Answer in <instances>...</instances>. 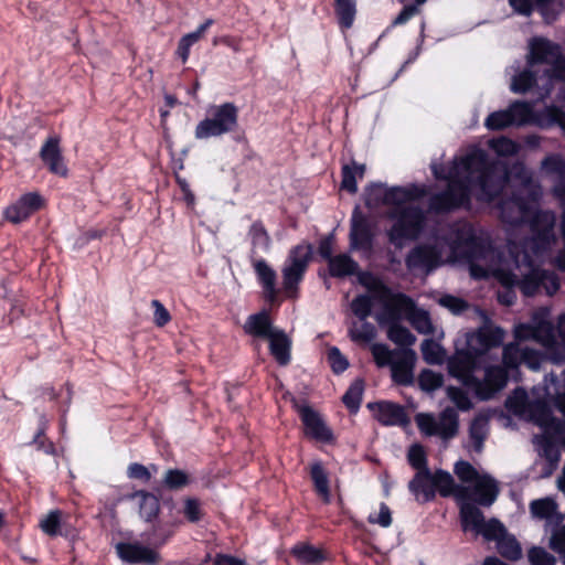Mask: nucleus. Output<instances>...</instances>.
I'll use <instances>...</instances> for the list:
<instances>
[{
  "mask_svg": "<svg viewBox=\"0 0 565 565\" xmlns=\"http://www.w3.org/2000/svg\"><path fill=\"white\" fill-rule=\"evenodd\" d=\"M408 490L422 504L434 501L437 493L443 498L468 497V489L457 484L450 472L444 469H436L434 472L431 470L415 472L408 482Z\"/></svg>",
  "mask_w": 565,
  "mask_h": 565,
  "instance_id": "1",
  "label": "nucleus"
},
{
  "mask_svg": "<svg viewBox=\"0 0 565 565\" xmlns=\"http://www.w3.org/2000/svg\"><path fill=\"white\" fill-rule=\"evenodd\" d=\"M462 166L468 172L477 171L476 180L471 179V185L479 188L478 200L491 203L501 193L503 178L499 175V166L495 161H490L486 151L479 149L467 154L462 159Z\"/></svg>",
  "mask_w": 565,
  "mask_h": 565,
  "instance_id": "2",
  "label": "nucleus"
},
{
  "mask_svg": "<svg viewBox=\"0 0 565 565\" xmlns=\"http://www.w3.org/2000/svg\"><path fill=\"white\" fill-rule=\"evenodd\" d=\"M387 217L393 221L387 231V238L396 248H402L407 241L417 239L426 223V214L417 205L391 209Z\"/></svg>",
  "mask_w": 565,
  "mask_h": 565,
  "instance_id": "3",
  "label": "nucleus"
},
{
  "mask_svg": "<svg viewBox=\"0 0 565 565\" xmlns=\"http://www.w3.org/2000/svg\"><path fill=\"white\" fill-rule=\"evenodd\" d=\"M434 174L438 180H446L447 177L439 173L436 169ZM471 202V177L448 178L447 188L440 192L434 193L428 200V209L435 214H447L463 206H469Z\"/></svg>",
  "mask_w": 565,
  "mask_h": 565,
  "instance_id": "4",
  "label": "nucleus"
},
{
  "mask_svg": "<svg viewBox=\"0 0 565 565\" xmlns=\"http://www.w3.org/2000/svg\"><path fill=\"white\" fill-rule=\"evenodd\" d=\"M209 116L199 121L194 136L199 140L221 137L235 131L238 128V107L226 102L220 105H212L209 108Z\"/></svg>",
  "mask_w": 565,
  "mask_h": 565,
  "instance_id": "5",
  "label": "nucleus"
},
{
  "mask_svg": "<svg viewBox=\"0 0 565 565\" xmlns=\"http://www.w3.org/2000/svg\"><path fill=\"white\" fill-rule=\"evenodd\" d=\"M460 525L463 532L473 531L477 535H482L486 541H498L502 537L507 529L495 518L486 521L482 511L472 503H460Z\"/></svg>",
  "mask_w": 565,
  "mask_h": 565,
  "instance_id": "6",
  "label": "nucleus"
},
{
  "mask_svg": "<svg viewBox=\"0 0 565 565\" xmlns=\"http://www.w3.org/2000/svg\"><path fill=\"white\" fill-rule=\"evenodd\" d=\"M482 358L483 356L475 350L473 347L469 348L466 343L465 349L457 350L449 359V374L460 381L465 387L470 390L472 384H479V379L473 373L476 370L480 369Z\"/></svg>",
  "mask_w": 565,
  "mask_h": 565,
  "instance_id": "7",
  "label": "nucleus"
},
{
  "mask_svg": "<svg viewBox=\"0 0 565 565\" xmlns=\"http://www.w3.org/2000/svg\"><path fill=\"white\" fill-rule=\"evenodd\" d=\"M374 239L375 232L370 218L360 210L359 206H355L350 221V249L358 252H371L374 245Z\"/></svg>",
  "mask_w": 565,
  "mask_h": 565,
  "instance_id": "8",
  "label": "nucleus"
},
{
  "mask_svg": "<svg viewBox=\"0 0 565 565\" xmlns=\"http://www.w3.org/2000/svg\"><path fill=\"white\" fill-rule=\"evenodd\" d=\"M406 268L430 274L441 265V250L434 244H418L405 257Z\"/></svg>",
  "mask_w": 565,
  "mask_h": 565,
  "instance_id": "9",
  "label": "nucleus"
},
{
  "mask_svg": "<svg viewBox=\"0 0 565 565\" xmlns=\"http://www.w3.org/2000/svg\"><path fill=\"white\" fill-rule=\"evenodd\" d=\"M297 412L305 427L307 437L328 445L335 443L332 429L326 424L321 415L309 405L297 406Z\"/></svg>",
  "mask_w": 565,
  "mask_h": 565,
  "instance_id": "10",
  "label": "nucleus"
},
{
  "mask_svg": "<svg viewBox=\"0 0 565 565\" xmlns=\"http://www.w3.org/2000/svg\"><path fill=\"white\" fill-rule=\"evenodd\" d=\"M44 206L45 200L40 193L28 192L3 210V218L12 224H20Z\"/></svg>",
  "mask_w": 565,
  "mask_h": 565,
  "instance_id": "11",
  "label": "nucleus"
},
{
  "mask_svg": "<svg viewBox=\"0 0 565 565\" xmlns=\"http://www.w3.org/2000/svg\"><path fill=\"white\" fill-rule=\"evenodd\" d=\"M508 381L509 372L503 366L489 365L484 369L483 380L479 379V384H472L470 390L480 401H489L507 386Z\"/></svg>",
  "mask_w": 565,
  "mask_h": 565,
  "instance_id": "12",
  "label": "nucleus"
},
{
  "mask_svg": "<svg viewBox=\"0 0 565 565\" xmlns=\"http://www.w3.org/2000/svg\"><path fill=\"white\" fill-rule=\"evenodd\" d=\"M533 245L537 249L547 248L554 241L555 215L547 210H537L529 221Z\"/></svg>",
  "mask_w": 565,
  "mask_h": 565,
  "instance_id": "13",
  "label": "nucleus"
},
{
  "mask_svg": "<svg viewBox=\"0 0 565 565\" xmlns=\"http://www.w3.org/2000/svg\"><path fill=\"white\" fill-rule=\"evenodd\" d=\"M367 408L374 413V418L382 426H399L409 425L411 419L404 406L391 401L371 402Z\"/></svg>",
  "mask_w": 565,
  "mask_h": 565,
  "instance_id": "14",
  "label": "nucleus"
},
{
  "mask_svg": "<svg viewBox=\"0 0 565 565\" xmlns=\"http://www.w3.org/2000/svg\"><path fill=\"white\" fill-rule=\"evenodd\" d=\"M118 556L129 564L158 565L160 554L140 543L120 542L116 546Z\"/></svg>",
  "mask_w": 565,
  "mask_h": 565,
  "instance_id": "15",
  "label": "nucleus"
},
{
  "mask_svg": "<svg viewBox=\"0 0 565 565\" xmlns=\"http://www.w3.org/2000/svg\"><path fill=\"white\" fill-rule=\"evenodd\" d=\"M504 331L500 327L483 326L476 332L468 334L467 344L475 348L482 356L492 349L502 344Z\"/></svg>",
  "mask_w": 565,
  "mask_h": 565,
  "instance_id": "16",
  "label": "nucleus"
},
{
  "mask_svg": "<svg viewBox=\"0 0 565 565\" xmlns=\"http://www.w3.org/2000/svg\"><path fill=\"white\" fill-rule=\"evenodd\" d=\"M40 158L51 173L67 177L68 169L64 163L58 137L54 136L46 139L41 147Z\"/></svg>",
  "mask_w": 565,
  "mask_h": 565,
  "instance_id": "17",
  "label": "nucleus"
},
{
  "mask_svg": "<svg viewBox=\"0 0 565 565\" xmlns=\"http://www.w3.org/2000/svg\"><path fill=\"white\" fill-rule=\"evenodd\" d=\"M416 353L412 349H399V356L391 366L392 380L397 385L409 386L414 382Z\"/></svg>",
  "mask_w": 565,
  "mask_h": 565,
  "instance_id": "18",
  "label": "nucleus"
},
{
  "mask_svg": "<svg viewBox=\"0 0 565 565\" xmlns=\"http://www.w3.org/2000/svg\"><path fill=\"white\" fill-rule=\"evenodd\" d=\"M426 194V188L423 185L411 184L408 186H391L386 190L384 205H391L392 209H397L398 206H405L404 203L419 200Z\"/></svg>",
  "mask_w": 565,
  "mask_h": 565,
  "instance_id": "19",
  "label": "nucleus"
},
{
  "mask_svg": "<svg viewBox=\"0 0 565 565\" xmlns=\"http://www.w3.org/2000/svg\"><path fill=\"white\" fill-rule=\"evenodd\" d=\"M498 494L499 487L497 481L492 477L484 475L476 481L472 493L468 491V497L465 500L471 499L482 507H490L495 501ZM458 500L463 501V499Z\"/></svg>",
  "mask_w": 565,
  "mask_h": 565,
  "instance_id": "20",
  "label": "nucleus"
},
{
  "mask_svg": "<svg viewBox=\"0 0 565 565\" xmlns=\"http://www.w3.org/2000/svg\"><path fill=\"white\" fill-rule=\"evenodd\" d=\"M269 353L280 366L291 362L292 341L284 330L277 329L268 339Z\"/></svg>",
  "mask_w": 565,
  "mask_h": 565,
  "instance_id": "21",
  "label": "nucleus"
},
{
  "mask_svg": "<svg viewBox=\"0 0 565 565\" xmlns=\"http://www.w3.org/2000/svg\"><path fill=\"white\" fill-rule=\"evenodd\" d=\"M243 329L246 334L259 339H268L277 330L265 309L248 316Z\"/></svg>",
  "mask_w": 565,
  "mask_h": 565,
  "instance_id": "22",
  "label": "nucleus"
},
{
  "mask_svg": "<svg viewBox=\"0 0 565 565\" xmlns=\"http://www.w3.org/2000/svg\"><path fill=\"white\" fill-rule=\"evenodd\" d=\"M254 270L256 273L258 282L264 290L265 300L274 303L278 298V290L276 288V271L267 264L265 259H258L254 263Z\"/></svg>",
  "mask_w": 565,
  "mask_h": 565,
  "instance_id": "23",
  "label": "nucleus"
},
{
  "mask_svg": "<svg viewBox=\"0 0 565 565\" xmlns=\"http://www.w3.org/2000/svg\"><path fill=\"white\" fill-rule=\"evenodd\" d=\"M561 51L559 45L547 39H534L530 44L529 65L548 64Z\"/></svg>",
  "mask_w": 565,
  "mask_h": 565,
  "instance_id": "24",
  "label": "nucleus"
},
{
  "mask_svg": "<svg viewBox=\"0 0 565 565\" xmlns=\"http://www.w3.org/2000/svg\"><path fill=\"white\" fill-rule=\"evenodd\" d=\"M396 300L401 307L413 308V312L409 316V321L414 329L422 334H429L434 331V326L429 313L424 309L415 308V303L411 297L405 294H398Z\"/></svg>",
  "mask_w": 565,
  "mask_h": 565,
  "instance_id": "25",
  "label": "nucleus"
},
{
  "mask_svg": "<svg viewBox=\"0 0 565 565\" xmlns=\"http://www.w3.org/2000/svg\"><path fill=\"white\" fill-rule=\"evenodd\" d=\"M290 554L300 565H321L328 561V553L320 547H316L307 542L295 544Z\"/></svg>",
  "mask_w": 565,
  "mask_h": 565,
  "instance_id": "26",
  "label": "nucleus"
},
{
  "mask_svg": "<svg viewBox=\"0 0 565 565\" xmlns=\"http://www.w3.org/2000/svg\"><path fill=\"white\" fill-rule=\"evenodd\" d=\"M365 171L366 166L353 159L350 163L343 164L341 168L340 189L350 194H355L358 192V179H363Z\"/></svg>",
  "mask_w": 565,
  "mask_h": 565,
  "instance_id": "27",
  "label": "nucleus"
},
{
  "mask_svg": "<svg viewBox=\"0 0 565 565\" xmlns=\"http://www.w3.org/2000/svg\"><path fill=\"white\" fill-rule=\"evenodd\" d=\"M500 218L503 223L518 225L522 221V216L526 211V203L520 196H512L503 200L500 205Z\"/></svg>",
  "mask_w": 565,
  "mask_h": 565,
  "instance_id": "28",
  "label": "nucleus"
},
{
  "mask_svg": "<svg viewBox=\"0 0 565 565\" xmlns=\"http://www.w3.org/2000/svg\"><path fill=\"white\" fill-rule=\"evenodd\" d=\"M392 321L387 328V338L402 349H411L415 342L416 337L403 324L398 322V315L394 311L391 312Z\"/></svg>",
  "mask_w": 565,
  "mask_h": 565,
  "instance_id": "29",
  "label": "nucleus"
},
{
  "mask_svg": "<svg viewBox=\"0 0 565 565\" xmlns=\"http://www.w3.org/2000/svg\"><path fill=\"white\" fill-rule=\"evenodd\" d=\"M458 430L459 416L457 412L451 407L445 408L437 420V436L444 440H449L457 436Z\"/></svg>",
  "mask_w": 565,
  "mask_h": 565,
  "instance_id": "30",
  "label": "nucleus"
},
{
  "mask_svg": "<svg viewBox=\"0 0 565 565\" xmlns=\"http://www.w3.org/2000/svg\"><path fill=\"white\" fill-rule=\"evenodd\" d=\"M135 498H139V514L146 522H153L160 513L159 498L149 491L138 490L134 493Z\"/></svg>",
  "mask_w": 565,
  "mask_h": 565,
  "instance_id": "31",
  "label": "nucleus"
},
{
  "mask_svg": "<svg viewBox=\"0 0 565 565\" xmlns=\"http://www.w3.org/2000/svg\"><path fill=\"white\" fill-rule=\"evenodd\" d=\"M328 269L331 277L344 278L356 274L358 263L348 254H339L328 260Z\"/></svg>",
  "mask_w": 565,
  "mask_h": 565,
  "instance_id": "32",
  "label": "nucleus"
},
{
  "mask_svg": "<svg viewBox=\"0 0 565 565\" xmlns=\"http://www.w3.org/2000/svg\"><path fill=\"white\" fill-rule=\"evenodd\" d=\"M193 482V478L189 472L178 468H169L166 470L161 486L168 491H180Z\"/></svg>",
  "mask_w": 565,
  "mask_h": 565,
  "instance_id": "33",
  "label": "nucleus"
},
{
  "mask_svg": "<svg viewBox=\"0 0 565 565\" xmlns=\"http://www.w3.org/2000/svg\"><path fill=\"white\" fill-rule=\"evenodd\" d=\"M311 258L312 246L310 244H299L290 249L285 265L306 273Z\"/></svg>",
  "mask_w": 565,
  "mask_h": 565,
  "instance_id": "34",
  "label": "nucleus"
},
{
  "mask_svg": "<svg viewBox=\"0 0 565 565\" xmlns=\"http://www.w3.org/2000/svg\"><path fill=\"white\" fill-rule=\"evenodd\" d=\"M310 478L313 483L315 491L324 499V501H329L330 498V486H329V477L328 472L323 468L320 461H316L310 467Z\"/></svg>",
  "mask_w": 565,
  "mask_h": 565,
  "instance_id": "35",
  "label": "nucleus"
},
{
  "mask_svg": "<svg viewBox=\"0 0 565 565\" xmlns=\"http://www.w3.org/2000/svg\"><path fill=\"white\" fill-rule=\"evenodd\" d=\"M364 393V380L356 379L351 383L347 392L342 396V403L350 414H356L360 409Z\"/></svg>",
  "mask_w": 565,
  "mask_h": 565,
  "instance_id": "36",
  "label": "nucleus"
},
{
  "mask_svg": "<svg viewBox=\"0 0 565 565\" xmlns=\"http://www.w3.org/2000/svg\"><path fill=\"white\" fill-rule=\"evenodd\" d=\"M334 12L339 26L343 30L350 29L356 13L355 0H334Z\"/></svg>",
  "mask_w": 565,
  "mask_h": 565,
  "instance_id": "37",
  "label": "nucleus"
},
{
  "mask_svg": "<svg viewBox=\"0 0 565 565\" xmlns=\"http://www.w3.org/2000/svg\"><path fill=\"white\" fill-rule=\"evenodd\" d=\"M499 554L509 561L515 562L522 557V548L518 540L505 532V534L497 541Z\"/></svg>",
  "mask_w": 565,
  "mask_h": 565,
  "instance_id": "38",
  "label": "nucleus"
},
{
  "mask_svg": "<svg viewBox=\"0 0 565 565\" xmlns=\"http://www.w3.org/2000/svg\"><path fill=\"white\" fill-rule=\"evenodd\" d=\"M282 288L288 298H297L299 285L305 278L302 270L291 268L287 265L284 266L282 270Z\"/></svg>",
  "mask_w": 565,
  "mask_h": 565,
  "instance_id": "39",
  "label": "nucleus"
},
{
  "mask_svg": "<svg viewBox=\"0 0 565 565\" xmlns=\"http://www.w3.org/2000/svg\"><path fill=\"white\" fill-rule=\"evenodd\" d=\"M543 284V269L532 268L519 281V289L525 297H533L537 294Z\"/></svg>",
  "mask_w": 565,
  "mask_h": 565,
  "instance_id": "40",
  "label": "nucleus"
},
{
  "mask_svg": "<svg viewBox=\"0 0 565 565\" xmlns=\"http://www.w3.org/2000/svg\"><path fill=\"white\" fill-rule=\"evenodd\" d=\"M61 526L62 511L58 509L50 511L40 520L39 523V527L41 529V531L51 537L63 535Z\"/></svg>",
  "mask_w": 565,
  "mask_h": 565,
  "instance_id": "41",
  "label": "nucleus"
},
{
  "mask_svg": "<svg viewBox=\"0 0 565 565\" xmlns=\"http://www.w3.org/2000/svg\"><path fill=\"white\" fill-rule=\"evenodd\" d=\"M522 349L516 343H509L503 348L502 363L508 372H519V366L522 364Z\"/></svg>",
  "mask_w": 565,
  "mask_h": 565,
  "instance_id": "42",
  "label": "nucleus"
},
{
  "mask_svg": "<svg viewBox=\"0 0 565 565\" xmlns=\"http://www.w3.org/2000/svg\"><path fill=\"white\" fill-rule=\"evenodd\" d=\"M46 429L47 423L45 418L42 417L31 445H33L36 450L42 451L45 455L54 456L56 454V448L54 443L46 437Z\"/></svg>",
  "mask_w": 565,
  "mask_h": 565,
  "instance_id": "43",
  "label": "nucleus"
},
{
  "mask_svg": "<svg viewBox=\"0 0 565 565\" xmlns=\"http://www.w3.org/2000/svg\"><path fill=\"white\" fill-rule=\"evenodd\" d=\"M373 360L379 367L392 366L399 356V350H391L384 343H375L371 348Z\"/></svg>",
  "mask_w": 565,
  "mask_h": 565,
  "instance_id": "44",
  "label": "nucleus"
},
{
  "mask_svg": "<svg viewBox=\"0 0 565 565\" xmlns=\"http://www.w3.org/2000/svg\"><path fill=\"white\" fill-rule=\"evenodd\" d=\"M514 125H522L530 122L534 117L533 106L529 102L516 100L508 108Z\"/></svg>",
  "mask_w": 565,
  "mask_h": 565,
  "instance_id": "45",
  "label": "nucleus"
},
{
  "mask_svg": "<svg viewBox=\"0 0 565 565\" xmlns=\"http://www.w3.org/2000/svg\"><path fill=\"white\" fill-rule=\"evenodd\" d=\"M423 359L428 364H440L444 361L445 350L433 339H425L420 345Z\"/></svg>",
  "mask_w": 565,
  "mask_h": 565,
  "instance_id": "46",
  "label": "nucleus"
},
{
  "mask_svg": "<svg viewBox=\"0 0 565 565\" xmlns=\"http://www.w3.org/2000/svg\"><path fill=\"white\" fill-rule=\"evenodd\" d=\"M513 125L514 122L509 109L493 111L484 121V126L491 131H500Z\"/></svg>",
  "mask_w": 565,
  "mask_h": 565,
  "instance_id": "47",
  "label": "nucleus"
},
{
  "mask_svg": "<svg viewBox=\"0 0 565 565\" xmlns=\"http://www.w3.org/2000/svg\"><path fill=\"white\" fill-rule=\"evenodd\" d=\"M537 83L536 74L531 70H524L512 79L511 89L516 94H524Z\"/></svg>",
  "mask_w": 565,
  "mask_h": 565,
  "instance_id": "48",
  "label": "nucleus"
},
{
  "mask_svg": "<svg viewBox=\"0 0 565 565\" xmlns=\"http://www.w3.org/2000/svg\"><path fill=\"white\" fill-rule=\"evenodd\" d=\"M408 463L416 472L430 470L428 467L427 454L420 444L412 445L407 452Z\"/></svg>",
  "mask_w": 565,
  "mask_h": 565,
  "instance_id": "49",
  "label": "nucleus"
},
{
  "mask_svg": "<svg viewBox=\"0 0 565 565\" xmlns=\"http://www.w3.org/2000/svg\"><path fill=\"white\" fill-rule=\"evenodd\" d=\"M444 377L430 369H424L418 375V384L423 391L433 392L441 387Z\"/></svg>",
  "mask_w": 565,
  "mask_h": 565,
  "instance_id": "50",
  "label": "nucleus"
},
{
  "mask_svg": "<svg viewBox=\"0 0 565 565\" xmlns=\"http://www.w3.org/2000/svg\"><path fill=\"white\" fill-rule=\"evenodd\" d=\"M386 190L387 186H385L383 183H370L365 188V205L369 207L384 205Z\"/></svg>",
  "mask_w": 565,
  "mask_h": 565,
  "instance_id": "51",
  "label": "nucleus"
},
{
  "mask_svg": "<svg viewBox=\"0 0 565 565\" xmlns=\"http://www.w3.org/2000/svg\"><path fill=\"white\" fill-rule=\"evenodd\" d=\"M182 513L190 523H198L202 520L204 512L198 498L186 497L183 499Z\"/></svg>",
  "mask_w": 565,
  "mask_h": 565,
  "instance_id": "52",
  "label": "nucleus"
},
{
  "mask_svg": "<svg viewBox=\"0 0 565 565\" xmlns=\"http://www.w3.org/2000/svg\"><path fill=\"white\" fill-rule=\"evenodd\" d=\"M556 510V503L550 498L533 500L530 504L531 513L539 519L551 518Z\"/></svg>",
  "mask_w": 565,
  "mask_h": 565,
  "instance_id": "53",
  "label": "nucleus"
},
{
  "mask_svg": "<svg viewBox=\"0 0 565 565\" xmlns=\"http://www.w3.org/2000/svg\"><path fill=\"white\" fill-rule=\"evenodd\" d=\"M535 413L537 415L540 425L546 429H553L557 431L564 426V423L561 419L554 417L552 411L545 404L537 405Z\"/></svg>",
  "mask_w": 565,
  "mask_h": 565,
  "instance_id": "54",
  "label": "nucleus"
},
{
  "mask_svg": "<svg viewBox=\"0 0 565 565\" xmlns=\"http://www.w3.org/2000/svg\"><path fill=\"white\" fill-rule=\"evenodd\" d=\"M372 308L373 301L367 295H359L351 302L352 312L363 321L371 316Z\"/></svg>",
  "mask_w": 565,
  "mask_h": 565,
  "instance_id": "55",
  "label": "nucleus"
},
{
  "mask_svg": "<svg viewBox=\"0 0 565 565\" xmlns=\"http://www.w3.org/2000/svg\"><path fill=\"white\" fill-rule=\"evenodd\" d=\"M249 236L252 239L253 246L268 248L270 245V237L265 228L262 221H255L249 228Z\"/></svg>",
  "mask_w": 565,
  "mask_h": 565,
  "instance_id": "56",
  "label": "nucleus"
},
{
  "mask_svg": "<svg viewBox=\"0 0 565 565\" xmlns=\"http://www.w3.org/2000/svg\"><path fill=\"white\" fill-rule=\"evenodd\" d=\"M454 472L465 483L476 482L480 476L477 469L466 460H459L454 466Z\"/></svg>",
  "mask_w": 565,
  "mask_h": 565,
  "instance_id": "57",
  "label": "nucleus"
},
{
  "mask_svg": "<svg viewBox=\"0 0 565 565\" xmlns=\"http://www.w3.org/2000/svg\"><path fill=\"white\" fill-rule=\"evenodd\" d=\"M542 169L550 174H556L561 179H565V161L557 154H550L542 161Z\"/></svg>",
  "mask_w": 565,
  "mask_h": 565,
  "instance_id": "58",
  "label": "nucleus"
},
{
  "mask_svg": "<svg viewBox=\"0 0 565 565\" xmlns=\"http://www.w3.org/2000/svg\"><path fill=\"white\" fill-rule=\"evenodd\" d=\"M491 147L500 157L514 156L519 150L518 143L507 137H501L499 139L493 140Z\"/></svg>",
  "mask_w": 565,
  "mask_h": 565,
  "instance_id": "59",
  "label": "nucleus"
},
{
  "mask_svg": "<svg viewBox=\"0 0 565 565\" xmlns=\"http://www.w3.org/2000/svg\"><path fill=\"white\" fill-rule=\"evenodd\" d=\"M328 362L333 373L341 374L349 367L348 359L341 353L337 347H332L328 351Z\"/></svg>",
  "mask_w": 565,
  "mask_h": 565,
  "instance_id": "60",
  "label": "nucleus"
},
{
  "mask_svg": "<svg viewBox=\"0 0 565 565\" xmlns=\"http://www.w3.org/2000/svg\"><path fill=\"white\" fill-rule=\"evenodd\" d=\"M418 429L426 436H437V420L431 414L419 413L415 416Z\"/></svg>",
  "mask_w": 565,
  "mask_h": 565,
  "instance_id": "61",
  "label": "nucleus"
},
{
  "mask_svg": "<svg viewBox=\"0 0 565 565\" xmlns=\"http://www.w3.org/2000/svg\"><path fill=\"white\" fill-rule=\"evenodd\" d=\"M529 562L532 565H555L556 558L546 552L543 547L534 546L530 548L529 554Z\"/></svg>",
  "mask_w": 565,
  "mask_h": 565,
  "instance_id": "62",
  "label": "nucleus"
},
{
  "mask_svg": "<svg viewBox=\"0 0 565 565\" xmlns=\"http://www.w3.org/2000/svg\"><path fill=\"white\" fill-rule=\"evenodd\" d=\"M543 360L544 354L540 350L527 347L522 349V364H524L529 369L533 371L539 370L541 367Z\"/></svg>",
  "mask_w": 565,
  "mask_h": 565,
  "instance_id": "63",
  "label": "nucleus"
},
{
  "mask_svg": "<svg viewBox=\"0 0 565 565\" xmlns=\"http://www.w3.org/2000/svg\"><path fill=\"white\" fill-rule=\"evenodd\" d=\"M550 547L559 555L562 562H565V526L552 533Z\"/></svg>",
  "mask_w": 565,
  "mask_h": 565,
  "instance_id": "64",
  "label": "nucleus"
}]
</instances>
